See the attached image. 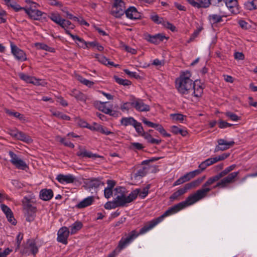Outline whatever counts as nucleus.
Segmentation results:
<instances>
[{
  "mask_svg": "<svg viewBox=\"0 0 257 257\" xmlns=\"http://www.w3.org/2000/svg\"><path fill=\"white\" fill-rule=\"evenodd\" d=\"M131 233H132V231L129 233V234L127 235V236L126 237H122L119 240L117 248L115 250H114L113 251H112L111 252L109 253L107 257H115L121 250H122V249L125 248L128 244L131 243L132 242H130L129 243L125 244L123 247H121V246H120V241H121V240L122 239H125L127 238L130 236Z\"/></svg>",
  "mask_w": 257,
  "mask_h": 257,
  "instance_id": "c85d7f7f",
  "label": "nucleus"
},
{
  "mask_svg": "<svg viewBox=\"0 0 257 257\" xmlns=\"http://www.w3.org/2000/svg\"><path fill=\"white\" fill-rule=\"evenodd\" d=\"M9 155L11 158L10 162L17 168L25 170L27 167L26 163L13 152L9 151Z\"/></svg>",
  "mask_w": 257,
  "mask_h": 257,
  "instance_id": "9d476101",
  "label": "nucleus"
},
{
  "mask_svg": "<svg viewBox=\"0 0 257 257\" xmlns=\"http://www.w3.org/2000/svg\"><path fill=\"white\" fill-rule=\"evenodd\" d=\"M163 25L164 26V27L170 29L173 32L176 30V27L175 26L168 22H163Z\"/></svg>",
  "mask_w": 257,
  "mask_h": 257,
  "instance_id": "69168bd1",
  "label": "nucleus"
},
{
  "mask_svg": "<svg viewBox=\"0 0 257 257\" xmlns=\"http://www.w3.org/2000/svg\"><path fill=\"white\" fill-rule=\"evenodd\" d=\"M133 126L135 127L136 131L140 135L142 136L143 133H144L143 127L141 123L137 121H136Z\"/></svg>",
  "mask_w": 257,
  "mask_h": 257,
  "instance_id": "8fccbe9b",
  "label": "nucleus"
},
{
  "mask_svg": "<svg viewBox=\"0 0 257 257\" xmlns=\"http://www.w3.org/2000/svg\"><path fill=\"white\" fill-rule=\"evenodd\" d=\"M90 185L91 188H97L104 186V183L99 179H93L90 181Z\"/></svg>",
  "mask_w": 257,
  "mask_h": 257,
  "instance_id": "37998d69",
  "label": "nucleus"
},
{
  "mask_svg": "<svg viewBox=\"0 0 257 257\" xmlns=\"http://www.w3.org/2000/svg\"><path fill=\"white\" fill-rule=\"evenodd\" d=\"M136 121L133 117H123L120 120V123L124 126H133Z\"/></svg>",
  "mask_w": 257,
  "mask_h": 257,
  "instance_id": "72a5a7b5",
  "label": "nucleus"
},
{
  "mask_svg": "<svg viewBox=\"0 0 257 257\" xmlns=\"http://www.w3.org/2000/svg\"><path fill=\"white\" fill-rule=\"evenodd\" d=\"M119 207L114 199L112 201H108L104 205V208L106 209H111Z\"/></svg>",
  "mask_w": 257,
  "mask_h": 257,
  "instance_id": "09e8293b",
  "label": "nucleus"
},
{
  "mask_svg": "<svg viewBox=\"0 0 257 257\" xmlns=\"http://www.w3.org/2000/svg\"><path fill=\"white\" fill-rule=\"evenodd\" d=\"M48 17L51 19V20H52L56 24L59 25V26L63 19L61 18L60 14H59L58 12L51 13L49 15Z\"/></svg>",
  "mask_w": 257,
  "mask_h": 257,
  "instance_id": "473e14b6",
  "label": "nucleus"
},
{
  "mask_svg": "<svg viewBox=\"0 0 257 257\" xmlns=\"http://www.w3.org/2000/svg\"><path fill=\"white\" fill-rule=\"evenodd\" d=\"M138 195L137 190H133L127 195L125 188L118 187L115 189L114 199L119 207L124 206L136 199Z\"/></svg>",
  "mask_w": 257,
  "mask_h": 257,
  "instance_id": "7ed1b4c3",
  "label": "nucleus"
},
{
  "mask_svg": "<svg viewBox=\"0 0 257 257\" xmlns=\"http://www.w3.org/2000/svg\"><path fill=\"white\" fill-rule=\"evenodd\" d=\"M69 234L70 231L67 227L63 226L61 227L57 232V241L64 244H67Z\"/></svg>",
  "mask_w": 257,
  "mask_h": 257,
  "instance_id": "4468645a",
  "label": "nucleus"
},
{
  "mask_svg": "<svg viewBox=\"0 0 257 257\" xmlns=\"http://www.w3.org/2000/svg\"><path fill=\"white\" fill-rule=\"evenodd\" d=\"M205 178L206 176H203L202 177L199 178L189 183L186 184L184 186L188 191L189 190L191 189L195 188L198 187Z\"/></svg>",
  "mask_w": 257,
  "mask_h": 257,
  "instance_id": "cd10ccee",
  "label": "nucleus"
},
{
  "mask_svg": "<svg viewBox=\"0 0 257 257\" xmlns=\"http://www.w3.org/2000/svg\"><path fill=\"white\" fill-rule=\"evenodd\" d=\"M204 198L202 191L198 189L194 193L189 195L185 201L175 204L169 208L160 216L146 223L144 226L141 228L139 232H137L135 230H132L131 234L127 238L121 240L120 246L123 247L125 244L130 242H132L139 235L144 234L152 229L157 224L163 221L165 217L175 214L185 207L193 205Z\"/></svg>",
  "mask_w": 257,
  "mask_h": 257,
  "instance_id": "f257e3e1",
  "label": "nucleus"
},
{
  "mask_svg": "<svg viewBox=\"0 0 257 257\" xmlns=\"http://www.w3.org/2000/svg\"><path fill=\"white\" fill-rule=\"evenodd\" d=\"M131 106V101L122 102L120 105V109L122 111H128Z\"/></svg>",
  "mask_w": 257,
  "mask_h": 257,
  "instance_id": "13d9d810",
  "label": "nucleus"
},
{
  "mask_svg": "<svg viewBox=\"0 0 257 257\" xmlns=\"http://www.w3.org/2000/svg\"><path fill=\"white\" fill-rule=\"evenodd\" d=\"M187 2L191 6L197 9L207 8L211 5V0H187Z\"/></svg>",
  "mask_w": 257,
  "mask_h": 257,
  "instance_id": "a211bd4d",
  "label": "nucleus"
},
{
  "mask_svg": "<svg viewBox=\"0 0 257 257\" xmlns=\"http://www.w3.org/2000/svg\"><path fill=\"white\" fill-rule=\"evenodd\" d=\"M93 201L94 197L93 196H89L77 204L76 207L77 208H83L91 205Z\"/></svg>",
  "mask_w": 257,
  "mask_h": 257,
  "instance_id": "a878e982",
  "label": "nucleus"
},
{
  "mask_svg": "<svg viewBox=\"0 0 257 257\" xmlns=\"http://www.w3.org/2000/svg\"><path fill=\"white\" fill-rule=\"evenodd\" d=\"M10 47L11 49V53L17 60L24 62L27 60L26 53L23 50L17 47L13 42H11Z\"/></svg>",
  "mask_w": 257,
  "mask_h": 257,
  "instance_id": "6e6552de",
  "label": "nucleus"
},
{
  "mask_svg": "<svg viewBox=\"0 0 257 257\" xmlns=\"http://www.w3.org/2000/svg\"><path fill=\"white\" fill-rule=\"evenodd\" d=\"M39 251V248L36 244V241L33 239H29L21 250L23 254L35 255Z\"/></svg>",
  "mask_w": 257,
  "mask_h": 257,
  "instance_id": "0eeeda50",
  "label": "nucleus"
},
{
  "mask_svg": "<svg viewBox=\"0 0 257 257\" xmlns=\"http://www.w3.org/2000/svg\"><path fill=\"white\" fill-rule=\"evenodd\" d=\"M244 9L248 11L257 9V0L248 1L244 4Z\"/></svg>",
  "mask_w": 257,
  "mask_h": 257,
  "instance_id": "f704fd0d",
  "label": "nucleus"
},
{
  "mask_svg": "<svg viewBox=\"0 0 257 257\" xmlns=\"http://www.w3.org/2000/svg\"><path fill=\"white\" fill-rule=\"evenodd\" d=\"M6 112L10 116H13L16 118H18L21 121H25L26 120L25 117L23 114H21L18 112H15L11 111L9 109L6 110Z\"/></svg>",
  "mask_w": 257,
  "mask_h": 257,
  "instance_id": "58836bf2",
  "label": "nucleus"
},
{
  "mask_svg": "<svg viewBox=\"0 0 257 257\" xmlns=\"http://www.w3.org/2000/svg\"><path fill=\"white\" fill-rule=\"evenodd\" d=\"M187 192V190L185 186H184L183 188H180L177 191L173 193L172 195L170 197V199L171 201L177 200L179 198V197L183 195Z\"/></svg>",
  "mask_w": 257,
  "mask_h": 257,
  "instance_id": "7c9ffc66",
  "label": "nucleus"
},
{
  "mask_svg": "<svg viewBox=\"0 0 257 257\" xmlns=\"http://www.w3.org/2000/svg\"><path fill=\"white\" fill-rule=\"evenodd\" d=\"M53 197V192L52 190L50 189H43L40 192V198L43 200H50Z\"/></svg>",
  "mask_w": 257,
  "mask_h": 257,
  "instance_id": "393cba45",
  "label": "nucleus"
},
{
  "mask_svg": "<svg viewBox=\"0 0 257 257\" xmlns=\"http://www.w3.org/2000/svg\"><path fill=\"white\" fill-rule=\"evenodd\" d=\"M148 190L149 188H145L143 189H137L135 190H137L138 191V195L139 197L142 199L145 198L148 194Z\"/></svg>",
  "mask_w": 257,
  "mask_h": 257,
  "instance_id": "5fc2aeb1",
  "label": "nucleus"
},
{
  "mask_svg": "<svg viewBox=\"0 0 257 257\" xmlns=\"http://www.w3.org/2000/svg\"><path fill=\"white\" fill-rule=\"evenodd\" d=\"M56 139L57 141H59L61 144H63L65 146L71 148H73L74 147V145L73 143H71L70 142L66 141L65 138L58 136L56 137Z\"/></svg>",
  "mask_w": 257,
  "mask_h": 257,
  "instance_id": "49530a36",
  "label": "nucleus"
},
{
  "mask_svg": "<svg viewBox=\"0 0 257 257\" xmlns=\"http://www.w3.org/2000/svg\"><path fill=\"white\" fill-rule=\"evenodd\" d=\"M29 4H31L30 7L25 9V11L29 17L34 20H40L44 13L42 11L35 9L38 6V4L35 2L28 1Z\"/></svg>",
  "mask_w": 257,
  "mask_h": 257,
  "instance_id": "423d86ee",
  "label": "nucleus"
},
{
  "mask_svg": "<svg viewBox=\"0 0 257 257\" xmlns=\"http://www.w3.org/2000/svg\"><path fill=\"white\" fill-rule=\"evenodd\" d=\"M50 111L52 113V115H53L58 118H60V119H61L63 120H70V116L62 113L61 112H60L59 111H58V110H55V109H51V110H50Z\"/></svg>",
  "mask_w": 257,
  "mask_h": 257,
  "instance_id": "c9c22d12",
  "label": "nucleus"
},
{
  "mask_svg": "<svg viewBox=\"0 0 257 257\" xmlns=\"http://www.w3.org/2000/svg\"><path fill=\"white\" fill-rule=\"evenodd\" d=\"M239 172H234L229 174L228 176L224 177L229 184L234 182L235 178L238 176Z\"/></svg>",
  "mask_w": 257,
  "mask_h": 257,
  "instance_id": "a18cd8bd",
  "label": "nucleus"
},
{
  "mask_svg": "<svg viewBox=\"0 0 257 257\" xmlns=\"http://www.w3.org/2000/svg\"><path fill=\"white\" fill-rule=\"evenodd\" d=\"M60 26L65 29L66 32V31H68V29H73L74 28V25L70 21L64 19H62Z\"/></svg>",
  "mask_w": 257,
  "mask_h": 257,
  "instance_id": "a19ab883",
  "label": "nucleus"
},
{
  "mask_svg": "<svg viewBox=\"0 0 257 257\" xmlns=\"http://www.w3.org/2000/svg\"><path fill=\"white\" fill-rule=\"evenodd\" d=\"M141 136L143 137L149 143L152 144H159L161 142V140L153 138L150 134L144 132Z\"/></svg>",
  "mask_w": 257,
  "mask_h": 257,
  "instance_id": "e433bc0d",
  "label": "nucleus"
},
{
  "mask_svg": "<svg viewBox=\"0 0 257 257\" xmlns=\"http://www.w3.org/2000/svg\"><path fill=\"white\" fill-rule=\"evenodd\" d=\"M230 156L229 153H223L215 157L210 158L205 160L207 166H210L219 161H223L227 158Z\"/></svg>",
  "mask_w": 257,
  "mask_h": 257,
  "instance_id": "5701e85b",
  "label": "nucleus"
},
{
  "mask_svg": "<svg viewBox=\"0 0 257 257\" xmlns=\"http://www.w3.org/2000/svg\"><path fill=\"white\" fill-rule=\"evenodd\" d=\"M120 47L123 50H124L127 52L131 53L132 54H135L137 53V51L136 49H133L129 47L128 46L126 45L124 43H121L120 45Z\"/></svg>",
  "mask_w": 257,
  "mask_h": 257,
  "instance_id": "6e6d98bb",
  "label": "nucleus"
},
{
  "mask_svg": "<svg viewBox=\"0 0 257 257\" xmlns=\"http://www.w3.org/2000/svg\"><path fill=\"white\" fill-rule=\"evenodd\" d=\"M131 146L132 147H133L134 149L140 150L144 148V146L141 143H137V142H134L131 143Z\"/></svg>",
  "mask_w": 257,
  "mask_h": 257,
  "instance_id": "338daca9",
  "label": "nucleus"
},
{
  "mask_svg": "<svg viewBox=\"0 0 257 257\" xmlns=\"http://www.w3.org/2000/svg\"><path fill=\"white\" fill-rule=\"evenodd\" d=\"M227 16L224 13L221 12L220 15L212 14L208 16L209 21L211 24H215L222 21V17Z\"/></svg>",
  "mask_w": 257,
  "mask_h": 257,
  "instance_id": "bb28decb",
  "label": "nucleus"
},
{
  "mask_svg": "<svg viewBox=\"0 0 257 257\" xmlns=\"http://www.w3.org/2000/svg\"><path fill=\"white\" fill-rule=\"evenodd\" d=\"M191 73L186 70L182 71L175 81V86L178 91L183 95L191 94L195 98L200 97L203 92L202 84L200 81H193Z\"/></svg>",
  "mask_w": 257,
  "mask_h": 257,
  "instance_id": "f03ea898",
  "label": "nucleus"
},
{
  "mask_svg": "<svg viewBox=\"0 0 257 257\" xmlns=\"http://www.w3.org/2000/svg\"><path fill=\"white\" fill-rule=\"evenodd\" d=\"M35 46L38 49L44 50L50 52H52V48L44 43H37L35 44Z\"/></svg>",
  "mask_w": 257,
  "mask_h": 257,
  "instance_id": "de8ad7c7",
  "label": "nucleus"
},
{
  "mask_svg": "<svg viewBox=\"0 0 257 257\" xmlns=\"http://www.w3.org/2000/svg\"><path fill=\"white\" fill-rule=\"evenodd\" d=\"M149 170V167H144L140 169L137 172V176L144 177L148 173Z\"/></svg>",
  "mask_w": 257,
  "mask_h": 257,
  "instance_id": "3c124183",
  "label": "nucleus"
},
{
  "mask_svg": "<svg viewBox=\"0 0 257 257\" xmlns=\"http://www.w3.org/2000/svg\"><path fill=\"white\" fill-rule=\"evenodd\" d=\"M186 174H187V176L190 180L191 179L194 178L196 176L199 175V171L195 170L189 172Z\"/></svg>",
  "mask_w": 257,
  "mask_h": 257,
  "instance_id": "680f3d73",
  "label": "nucleus"
},
{
  "mask_svg": "<svg viewBox=\"0 0 257 257\" xmlns=\"http://www.w3.org/2000/svg\"><path fill=\"white\" fill-rule=\"evenodd\" d=\"M1 208L6 215L9 222L13 225H16L17 221L14 217L13 213L11 208L3 204L1 205Z\"/></svg>",
  "mask_w": 257,
  "mask_h": 257,
  "instance_id": "6ab92c4d",
  "label": "nucleus"
},
{
  "mask_svg": "<svg viewBox=\"0 0 257 257\" xmlns=\"http://www.w3.org/2000/svg\"><path fill=\"white\" fill-rule=\"evenodd\" d=\"M229 185V183L227 182V180L225 178L221 179L220 181H218L215 185L212 187V185L210 187L211 188V190L212 189H215L216 188H225L228 187Z\"/></svg>",
  "mask_w": 257,
  "mask_h": 257,
  "instance_id": "4c0bfd02",
  "label": "nucleus"
},
{
  "mask_svg": "<svg viewBox=\"0 0 257 257\" xmlns=\"http://www.w3.org/2000/svg\"><path fill=\"white\" fill-rule=\"evenodd\" d=\"M190 179L188 178L187 174H186L183 176L180 177L177 179L173 184V186H176L182 184L186 182L189 181Z\"/></svg>",
  "mask_w": 257,
  "mask_h": 257,
  "instance_id": "c03bdc74",
  "label": "nucleus"
},
{
  "mask_svg": "<svg viewBox=\"0 0 257 257\" xmlns=\"http://www.w3.org/2000/svg\"><path fill=\"white\" fill-rule=\"evenodd\" d=\"M95 106L100 111L112 116H117V112L112 109V105L110 107L107 106L106 102L97 101L95 102Z\"/></svg>",
  "mask_w": 257,
  "mask_h": 257,
  "instance_id": "9b49d317",
  "label": "nucleus"
},
{
  "mask_svg": "<svg viewBox=\"0 0 257 257\" xmlns=\"http://www.w3.org/2000/svg\"><path fill=\"white\" fill-rule=\"evenodd\" d=\"M82 226L83 224L81 222L79 221H75L70 226V233L71 234H76L82 228Z\"/></svg>",
  "mask_w": 257,
  "mask_h": 257,
  "instance_id": "2f4dec72",
  "label": "nucleus"
},
{
  "mask_svg": "<svg viewBox=\"0 0 257 257\" xmlns=\"http://www.w3.org/2000/svg\"><path fill=\"white\" fill-rule=\"evenodd\" d=\"M125 9L123 0H113L110 13L115 18H120L125 13Z\"/></svg>",
  "mask_w": 257,
  "mask_h": 257,
  "instance_id": "39448f33",
  "label": "nucleus"
},
{
  "mask_svg": "<svg viewBox=\"0 0 257 257\" xmlns=\"http://www.w3.org/2000/svg\"><path fill=\"white\" fill-rule=\"evenodd\" d=\"M12 250L9 248H6L3 251L0 250V257H7L11 252Z\"/></svg>",
  "mask_w": 257,
  "mask_h": 257,
  "instance_id": "774afa93",
  "label": "nucleus"
},
{
  "mask_svg": "<svg viewBox=\"0 0 257 257\" xmlns=\"http://www.w3.org/2000/svg\"><path fill=\"white\" fill-rule=\"evenodd\" d=\"M8 134L13 138L27 143H30L32 142L30 137L18 130H9Z\"/></svg>",
  "mask_w": 257,
  "mask_h": 257,
  "instance_id": "ddd939ff",
  "label": "nucleus"
},
{
  "mask_svg": "<svg viewBox=\"0 0 257 257\" xmlns=\"http://www.w3.org/2000/svg\"><path fill=\"white\" fill-rule=\"evenodd\" d=\"M225 5L231 14L236 15L239 13L237 0H224Z\"/></svg>",
  "mask_w": 257,
  "mask_h": 257,
  "instance_id": "aec40b11",
  "label": "nucleus"
},
{
  "mask_svg": "<svg viewBox=\"0 0 257 257\" xmlns=\"http://www.w3.org/2000/svg\"><path fill=\"white\" fill-rule=\"evenodd\" d=\"M66 34L70 36L71 38L76 43L77 45L82 48L85 49L87 47V42L82 38H80L77 35L72 34L69 31H66Z\"/></svg>",
  "mask_w": 257,
  "mask_h": 257,
  "instance_id": "b1692460",
  "label": "nucleus"
},
{
  "mask_svg": "<svg viewBox=\"0 0 257 257\" xmlns=\"http://www.w3.org/2000/svg\"><path fill=\"white\" fill-rule=\"evenodd\" d=\"M104 195L105 198L108 199L112 195V191L110 188H105L104 190Z\"/></svg>",
  "mask_w": 257,
  "mask_h": 257,
  "instance_id": "0e129e2a",
  "label": "nucleus"
},
{
  "mask_svg": "<svg viewBox=\"0 0 257 257\" xmlns=\"http://www.w3.org/2000/svg\"><path fill=\"white\" fill-rule=\"evenodd\" d=\"M173 120L183 122L186 118V116L180 113H172L170 115Z\"/></svg>",
  "mask_w": 257,
  "mask_h": 257,
  "instance_id": "79ce46f5",
  "label": "nucleus"
},
{
  "mask_svg": "<svg viewBox=\"0 0 257 257\" xmlns=\"http://www.w3.org/2000/svg\"><path fill=\"white\" fill-rule=\"evenodd\" d=\"M115 80L117 83L124 86H128L132 84V82L127 79L115 77Z\"/></svg>",
  "mask_w": 257,
  "mask_h": 257,
  "instance_id": "603ef678",
  "label": "nucleus"
},
{
  "mask_svg": "<svg viewBox=\"0 0 257 257\" xmlns=\"http://www.w3.org/2000/svg\"><path fill=\"white\" fill-rule=\"evenodd\" d=\"M77 155L81 158H91L95 160L97 158H103L96 154H93L91 152L87 151L85 148L79 147V150L77 152Z\"/></svg>",
  "mask_w": 257,
  "mask_h": 257,
  "instance_id": "dca6fc26",
  "label": "nucleus"
},
{
  "mask_svg": "<svg viewBox=\"0 0 257 257\" xmlns=\"http://www.w3.org/2000/svg\"><path fill=\"white\" fill-rule=\"evenodd\" d=\"M225 115L229 117L230 120L234 121H237L238 120L240 119V117L237 116L235 113L231 112L230 111H227L225 112Z\"/></svg>",
  "mask_w": 257,
  "mask_h": 257,
  "instance_id": "864d4df0",
  "label": "nucleus"
},
{
  "mask_svg": "<svg viewBox=\"0 0 257 257\" xmlns=\"http://www.w3.org/2000/svg\"><path fill=\"white\" fill-rule=\"evenodd\" d=\"M8 6L12 8L16 12H18L22 10H24L25 11V9H26V8L21 7L19 5L15 2H12L11 1L10 3H9V6Z\"/></svg>",
  "mask_w": 257,
  "mask_h": 257,
  "instance_id": "4d7b16f0",
  "label": "nucleus"
},
{
  "mask_svg": "<svg viewBox=\"0 0 257 257\" xmlns=\"http://www.w3.org/2000/svg\"><path fill=\"white\" fill-rule=\"evenodd\" d=\"M126 17L131 20L139 19L141 18V14L135 7H130L125 12Z\"/></svg>",
  "mask_w": 257,
  "mask_h": 257,
  "instance_id": "412c9836",
  "label": "nucleus"
},
{
  "mask_svg": "<svg viewBox=\"0 0 257 257\" xmlns=\"http://www.w3.org/2000/svg\"><path fill=\"white\" fill-rule=\"evenodd\" d=\"M19 76L22 80L26 83H31L35 85L45 86L46 82L42 79H38L35 77L28 75L23 73L19 74Z\"/></svg>",
  "mask_w": 257,
  "mask_h": 257,
  "instance_id": "1a4fd4ad",
  "label": "nucleus"
},
{
  "mask_svg": "<svg viewBox=\"0 0 257 257\" xmlns=\"http://www.w3.org/2000/svg\"><path fill=\"white\" fill-rule=\"evenodd\" d=\"M208 167L206 163H205V161L201 162L198 166V169H196L197 171H199V174H200L204 170L206 169V168Z\"/></svg>",
  "mask_w": 257,
  "mask_h": 257,
  "instance_id": "e2e57ef3",
  "label": "nucleus"
},
{
  "mask_svg": "<svg viewBox=\"0 0 257 257\" xmlns=\"http://www.w3.org/2000/svg\"><path fill=\"white\" fill-rule=\"evenodd\" d=\"M145 39L150 43L158 45L163 42L164 39H167V38L162 34H157L155 35L146 34L145 35Z\"/></svg>",
  "mask_w": 257,
  "mask_h": 257,
  "instance_id": "2eb2a0df",
  "label": "nucleus"
},
{
  "mask_svg": "<svg viewBox=\"0 0 257 257\" xmlns=\"http://www.w3.org/2000/svg\"><path fill=\"white\" fill-rule=\"evenodd\" d=\"M235 167V165H230L218 174L209 178L203 185L202 188L199 189L201 191H202L204 196L206 197L208 193L211 190L210 186L213 185L215 182L218 181L222 177L233 170Z\"/></svg>",
  "mask_w": 257,
  "mask_h": 257,
  "instance_id": "20e7f679",
  "label": "nucleus"
},
{
  "mask_svg": "<svg viewBox=\"0 0 257 257\" xmlns=\"http://www.w3.org/2000/svg\"><path fill=\"white\" fill-rule=\"evenodd\" d=\"M218 146L215 148V151H225L232 147L235 143L233 141H227L224 139H220L217 140Z\"/></svg>",
  "mask_w": 257,
  "mask_h": 257,
  "instance_id": "f3484780",
  "label": "nucleus"
},
{
  "mask_svg": "<svg viewBox=\"0 0 257 257\" xmlns=\"http://www.w3.org/2000/svg\"><path fill=\"white\" fill-rule=\"evenodd\" d=\"M131 104L132 106L139 111L147 112L150 110V106L145 103L144 100L140 98L133 97L131 99Z\"/></svg>",
  "mask_w": 257,
  "mask_h": 257,
  "instance_id": "f8f14e48",
  "label": "nucleus"
},
{
  "mask_svg": "<svg viewBox=\"0 0 257 257\" xmlns=\"http://www.w3.org/2000/svg\"><path fill=\"white\" fill-rule=\"evenodd\" d=\"M48 3L50 5L52 6H57L59 8L62 7V4L57 0H48Z\"/></svg>",
  "mask_w": 257,
  "mask_h": 257,
  "instance_id": "bf43d9fd",
  "label": "nucleus"
},
{
  "mask_svg": "<svg viewBox=\"0 0 257 257\" xmlns=\"http://www.w3.org/2000/svg\"><path fill=\"white\" fill-rule=\"evenodd\" d=\"M97 58H98V61L100 62H101V63L104 64L105 65L113 66H114L115 67H116L118 66V65H117V64H116V65L114 64L113 62L110 61L109 59H108L107 58H106L105 57H104L103 56L99 55L97 57Z\"/></svg>",
  "mask_w": 257,
  "mask_h": 257,
  "instance_id": "ea45409f",
  "label": "nucleus"
},
{
  "mask_svg": "<svg viewBox=\"0 0 257 257\" xmlns=\"http://www.w3.org/2000/svg\"><path fill=\"white\" fill-rule=\"evenodd\" d=\"M70 95L74 97L78 101L85 102L87 99L85 94L76 89L72 90Z\"/></svg>",
  "mask_w": 257,
  "mask_h": 257,
  "instance_id": "c756f323",
  "label": "nucleus"
},
{
  "mask_svg": "<svg viewBox=\"0 0 257 257\" xmlns=\"http://www.w3.org/2000/svg\"><path fill=\"white\" fill-rule=\"evenodd\" d=\"M56 179L61 184H69L73 183L75 180L74 177L71 174H58L56 178Z\"/></svg>",
  "mask_w": 257,
  "mask_h": 257,
  "instance_id": "4be33fe9",
  "label": "nucleus"
},
{
  "mask_svg": "<svg viewBox=\"0 0 257 257\" xmlns=\"http://www.w3.org/2000/svg\"><path fill=\"white\" fill-rule=\"evenodd\" d=\"M98 132H99L101 133L105 134L106 135H108L112 134V133L111 132L108 131V130L106 127H103L101 125H99Z\"/></svg>",
  "mask_w": 257,
  "mask_h": 257,
  "instance_id": "052dcab7",
  "label": "nucleus"
}]
</instances>
